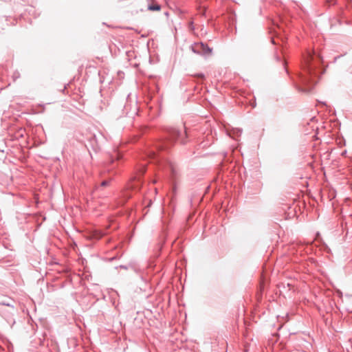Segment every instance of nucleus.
<instances>
[{"label":"nucleus","mask_w":352,"mask_h":352,"mask_svg":"<svg viewBox=\"0 0 352 352\" xmlns=\"http://www.w3.org/2000/svg\"><path fill=\"white\" fill-rule=\"evenodd\" d=\"M315 58V56L309 54L306 58L305 62L310 72L314 69L315 66L313 65V60Z\"/></svg>","instance_id":"7ed1b4c3"},{"label":"nucleus","mask_w":352,"mask_h":352,"mask_svg":"<svg viewBox=\"0 0 352 352\" xmlns=\"http://www.w3.org/2000/svg\"><path fill=\"white\" fill-rule=\"evenodd\" d=\"M272 43L275 44L274 39L272 40Z\"/></svg>","instance_id":"dca6fc26"},{"label":"nucleus","mask_w":352,"mask_h":352,"mask_svg":"<svg viewBox=\"0 0 352 352\" xmlns=\"http://www.w3.org/2000/svg\"><path fill=\"white\" fill-rule=\"evenodd\" d=\"M184 135H188L186 129L184 131L179 130L174 127H170L166 129V140L161 143L160 145H168L173 144L176 140H179L182 144H186V141L184 138Z\"/></svg>","instance_id":"f257e3e1"},{"label":"nucleus","mask_w":352,"mask_h":352,"mask_svg":"<svg viewBox=\"0 0 352 352\" xmlns=\"http://www.w3.org/2000/svg\"><path fill=\"white\" fill-rule=\"evenodd\" d=\"M316 58H317L318 60L322 61V57L320 56V55L318 54Z\"/></svg>","instance_id":"f8f14e48"},{"label":"nucleus","mask_w":352,"mask_h":352,"mask_svg":"<svg viewBox=\"0 0 352 352\" xmlns=\"http://www.w3.org/2000/svg\"><path fill=\"white\" fill-rule=\"evenodd\" d=\"M340 56H338V57H335V61L337 60V58H338Z\"/></svg>","instance_id":"2eb2a0df"},{"label":"nucleus","mask_w":352,"mask_h":352,"mask_svg":"<svg viewBox=\"0 0 352 352\" xmlns=\"http://www.w3.org/2000/svg\"><path fill=\"white\" fill-rule=\"evenodd\" d=\"M20 77V74L19 72H15L14 74H13V78H14V80H15L16 79L19 78Z\"/></svg>","instance_id":"1a4fd4ad"},{"label":"nucleus","mask_w":352,"mask_h":352,"mask_svg":"<svg viewBox=\"0 0 352 352\" xmlns=\"http://www.w3.org/2000/svg\"><path fill=\"white\" fill-rule=\"evenodd\" d=\"M10 301H11V300H10V299H6V300H1L0 299V305L8 306V307L12 306Z\"/></svg>","instance_id":"6e6552de"},{"label":"nucleus","mask_w":352,"mask_h":352,"mask_svg":"<svg viewBox=\"0 0 352 352\" xmlns=\"http://www.w3.org/2000/svg\"><path fill=\"white\" fill-rule=\"evenodd\" d=\"M120 158V155L118 153H116V159H119Z\"/></svg>","instance_id":"4468645a"},{"label":"nucleus","mask_w":352,"mask_h":352,"mask_svg":"<svg viewBox=\"0 0 352 352\" xmlns=\"http://www.w3.org/2000/svg\"><path fill=\"white\" fill-rule=\"evenodd\" d=\"M190 50L196 54L208 56L212 54V49L202 42L194 43L190 45Z\"/></svg>","instance_id":"f03ea898"},{"label":"nucleus","mask_w":352,"mask_h":352,"mask_svg":"<svg viewBox=\"0 0 352 352\" xmlns=\"http://www.w3.org/2000/svg\"><path fill=\"white\" fill-rule=\"evenodd\" d=\"M131 195L129 194L127 192L124 191L122 194V201H120V204H124L128 199L131 198Z\"/></svg>","instance_id":"20e7f679"},{"label":"nucleus","mask_w":352,"mask_h":352,"mask_svg":"<svg viewBox=\"0 0 352 352\" xmlns=\"http://www.w3.org/2000/svg\"><path fill=\"white\" fill-rule=\"evenodd\" d=\"M274 57H275V58H276V60L277 61H280V58L279 57V56H278V54H276L274 55Z\"/></svg>","instance_id":"9b49d317"},{"label":"nucleus","mask_w":352,"mask_h":352,"mask_svg":"<svg viewBox=\"0 0 352 352\" xmlns=\"http://www.w3.org/2000/svg\"><path fill=\"white\" fill-rule=\"evenodd\" d=\"M195 76H197V77H198V78H201V79H204V77H205L204 74H202V73L197 74L195 75Z\"/></svg>","instance_id":"9d476101"},{"label":"nucleus","mask_w":352,"mask_h":352,"mask_svg":"<svg viewBox=\"0 0 352 352\" xmlns=\"http://www.w3.org/2000/svg\"><path fill=\"white\" fill-rule=\"evenodd\" d=\"M134 186H134L133 184H131V185H129V188H135Z\"/></svg>","instance_id":"ddd939ff"},{"label":"nucleus","mask_w":352,"mask_h":352,"mask_svg":"<svg viewBox=\"0 0 352 352\" xmlns=\"http://www.w3.org/2000/svg\"><path fill=\"white\" fill-rule=\"evenodd\" d=\"M111 179H109V180H104V181H102L101 182V184H100V186L96 187V190H99L101 187H104V186H109L110 182H111Z\"/></svg>","instance_id":"0eeeda50"},{"label":"nucleus","mask_w":352,"mask_h":352,"mask_svg":"<svg viewBox=\"0 0 352 352\" xmlns=\"http://www.w3.org/2000/svg\"><path fill=\"white\" fill-rule=\"evenodd\" d=\"M148 10L151 11H159L161 10V6L158 3L153 4V5H148Z\"/></svg>","instance_id":"39448f33"},{"label":"nucleus","mask_w":352,"mask_h":352,"mask_svg":"<svg viewBox=\"0 0 352 352\" xmlns=\"http://www.w3.org/2000/svg\"><path fill=\"white\" fill-rule=\"evenodd\" d=\"M169 168H170V173H171V177H172L173 179H175L176 178L177 174V170H176L175 167L172 164H170Z\"/></svg>","instance_id":"423d86ee"},{"label":"nucleus","mask_w":352,"mask_h":352,"mask_svg":"<svg viewBox=\"0 0 352 352\" xmlns=\"http://www.w3.org/2000/svg\"><path fill=\"white\" fill-rule=\"evenodd\" d=\"M321 104H322V105H326V104H325L324 102H321Z\"/></svg>","instance_id":"f3484780"}]
</instances>
